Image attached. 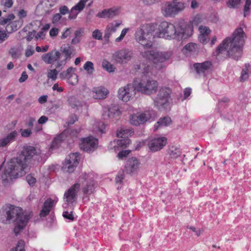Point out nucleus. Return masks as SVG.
<instances>
[{"instance_id": "59", "label": "nucleus", "mask_w": 251, "mask_h": 251, "mask_svg": "<svg viewBox=\"0 0 251 251\" xmlns=\"http://www.w3.org/2000/svg\"><path fill=\"white\" fill-rule=\"evenodd\" d=\"M61 15L59 13H56L53 15L52 19V22L53 24H55L58 22L61 18Z\"/></svg>"}, {"instance_id": "8", "label": "nucleus", "mask_w": 251, "mask_h": 251, "mask_svg": "<svg viewBox=\"0 0 251 251\" xmlns=\"http://www.w3.org/2000/svg\"><path fill=\"white\" fill-rule=\"evenodd\" d=\"M143 55L152 61L155 65L154 67L160 70L164 67L163 63L170 58L172 53L171 51L159 52L151 50L145 51Z\"/></svg>"}, {"instance_id": "14", "label": "nucleus", "mask_w": 251, "mask_h": 251, "mask_svg": "<svg viewBox=\"0 0 251 251\" xmlns=\"http://www.w3.org/2000/svg\"><path fill=\"white\" fill-rule=\"evenodd\" d=\"M167 139L165 137L154 138L148 144L149 149L151 152H155L162 149L167 144Z\"/></svg>"}, {"instance_id": "41", "label": "nucleus", "mask_w": 251, "mask_h": 251, "mask_svg": "<svg viewBox=\"0 0 251 251\" xmlns=\"http://www.w3.org/2000/svg\"><path fill=\"white\" fill-rule=\"evenodd\" d=\"M92 37L95 39L101 40H102V33L99 29H95L92 32Z\"/></svg>"}, {"instance_id": "33", "label": "nucleus", "mask_w": 251, "mask_h": 251, "mask_svg": "<svg viewBox=\"0 0 251 251\" xmlns=\"http://www.w3.org/2000/svg\"><path fill=\"white\" fill-rule=\"evenodd\" d=\"M102 67L107 71L109 73L113 72L115 71L114 66L109 62L105 59H104L102 62Z\"/></svg>"}, {"instance_id": "46", "label": "nucleus", "mask_w": 251, "mask_h": 251, "mask_svg": "<svg viewBox=\"0 0 251 251\" xmlns=\"http://www.w3.org/2000/svg\"><path fill=\"white\" fill-rule=\"evenodd\" d=\"M249 77L248 71V69H243L241 72V75L240 77L241 81H244L246 80Z\"/></svg>"}, {"instance_id": "16", "label": "nucleus", "mask_w": 251, "mask_h": 251, "mask_svg": "<svg viewBox=\"0 0 251 251\" xmlns=\"http://www.w3.org/2000/svg\"><path fill=\"white\" fill-rule=\"evenodd\" d=\"M59 51L61 54V58H63V59L58 60L57 62L56 68L64 66L67 63V61L71 59V55L73 53L72 49L68 45L62 46Z\"/></svg>"}, {"instance_id": "27", "label": "nucleus", "mask_w": 251, "mask_h": 251, "mask_svg": "<svg viewBox=\"0 0 251 251\" xmlns=\"http://www.w3.org/2000/svg\"><path fill=\"white\" fill-rule=\"evenodd\" d=\"M18 135V132L14 130L9 133L5 137L0 139V147H4L10 142L14 141Z\"/></svg>"}, {"instance_id": "45", "label": "nucleus", "mask_w": 251, "mask_h": 251, "mask_svg": "<svg viewBox=\"0 0 251 251\" xmlns=\"http://www.w3.org/2000/svg\"><path fill=\"white\" fill-rule=\"evenodd\" d=\"M176 9V12L177 13L179 11H181L185 7V4L184 3L180 2H173Z\"/></svg>"}, {"instance_id": "7", "label": "nucleus", "mask_w": 251, "mask_h": 251, "mask_svg": "<svg viewBox=\"0 0 251 251\" xmlns=\"http://www.w3.org/2000/svg\"><path fill=\"white\" fill-rule=\"evenodd\" d=\"M172 90L166 87L160 88L156 97L153 99V105L159 110L167 109L169 106Z\"/></svg>"}, {"instance_id": "50", "label": "nucleus", "mask_w": 251, "mask_h": 251, "mask_svg": "<svg viewBox=\"0 0 251 251\" xmlns=\"http://www.w3.org/2000/svg\"><path fill=\"white\" fill-rule=\"evenodd\" d=\"M125 177V174L123 172H119L115 178V181L117 183H121Z\"/></svg>"}, {"instance_id": "38", "label": "nucleus", "mask_w": 251, "mask_h": 251, "mask_svg": "<svg viewBox=\"0 0 251 251\" xmlns=\"http://www.w3.org/2000/svg\"><path fill=\"white\" fill-rule=\"evenodd\" d=\"M197 48V44L193 43H190L184 47V49L186 50L189 51V52H195L196 51Z\"/></svg>"}, {"instance_id": "17", "label": "nucleus", "mask_w": 251, "mask_h": 251, "mask_svg": "<svg viewBox=\"0 0 251 251\" xmlns=\"http://www.w3.org/2000/svg\"><path fill=\"white\" fill-rule=\"evenodd\" d=\"M119 106L111 104L103 109L102 117L104 120H108L119 116L120 114Z\"/></svg>"}, {"instance_id": "5", "label": "nucleus", "mask_w": 251, "mask_h": 251, "mask_svg": "<svg viewBox=\"0 0 251 251\" xmlns=\"http://www.w3.org/2000/svg\"><path fill=\"white\" fill-rule=\"evenodd\" d=\"M157 25L155 24H146L141 25L135 31L136 41L145 48L152 47V40L156 37L154 31Z\"/></svg>"}, {"instance_id": "28", "label": "nucleus", "mask_w": 251, "mask_h": 251, "mask_svg": "<svg viewBox=\"0 0 251 251\" xmlns=\"http://www.w3.org/2000/svg\"><path fill=\"white\" fill-rule=\"evenodd\" d=\"M171 123V119L168 116L160 118L154 126V130H156L160 127L168 126Z\"/></svg>"}, {"instance_id": "20", "label": "nucleus", "mask_w": 251, "mask_h": 251, "mask_svg": "<svg viewBox=\"0 0 251 251\" xmlns=\"http://www.w3.org/2000/svg\"><path fill=\"white\" fill-rule=\"evenodd\" d=\"M212 63L210 61H206L202 63H196L193 64V68L196 73L199 75H205V73L211 69Z\"/></svg>"}, {"instance_id": "26", "label": "nucleus", "mask_w": 251, "mask_h": 251, "mask_svg": "<svg viewBox=\"0 0 251 251\" xmlns=\"http://www.w3.org/2000/svg\"><path fill=\"white\" fill-rule=\"evenodd\" d=\"M93 92L94 94L93 97L100 100L105 99L109 93L108 90L103 87L94 88Z\"/></svg>"}, {"instance_id": "15", "label": "nucleus", "mask_w": 251, "mask_h": 251, "mask_svg": "<svg viewBox=\"0 0 251 251\" xmlns=\"http://www.w3.org/2000/svg\"><path fill=\"white\" fill-rule=\"evenodd\" d=\"M98 144V139L92 136H89L82 139L80 148L83 151L90 152L93 151L96 149Z\"/></svg>"}, {"instance_id": "3", "label": "nucleus", "mask_w": 251, "mask_h": 251, "mask_svg": "<svg viewBox=\"0 0 251 251\" xmlns=\"http://www.w3.org/2000/svg\"><path fill=\"white\" fill-rule=\"evenodd\" d=\"M81 188L85 195H90L95 190V180L93 175L84 173L79 176L77 181L68 189L64 193V199L68 205L72 204L77 199V194Z\"/></svg>"}, {"instance_id": "10", "label": "nucleus", "mask_w": 251, "mask_h": 251, "mask_svg": "<svg viewBox=\"0 0 251 251\" xmlns=\"http://www.w3.org/2000/svg\"><path fill=\"white\" fill-rule=\"evenodd\" d=\"M155 116V112L151 109L132 115L130 119V122L132 125L138 126L144 124L149 120L153 121Z\"/></svg>"}, {"instance_id": "53", "label": "nucleus", "mask_w": 251, "mask_h": 251, "mask_svg": "<svg viewBox=\"0 0 251 251\" xmlns=\"http://www.w3.org/2000/svg\"><path fill=\"white\" fill-rule=\"evenodd\" d=\"M130 152V151L129 150L121 151L118 153L117 156L119 159H122L124 157H126Z\"/></svg>"}, {"instance_id": "9", "label": "nucleus", "mask_w": 251, "mask_h": 251, "mask_svg": "<svg viewBox=\"0 0 251 251\" xmlns=\"http://www.w3.org/2000/svg\"><path fill=\"white\" fill-rule=\"evenodd\" d=\"M158 82L153 79L142 80L135 86L136 90L142 94L151 95L156 92L158 88Z\"/></svg>"}, {"instance_id": "18", "label": "nucleus", "mask_w": 251, "mask_h": 251, "mask_svg": "<svg viewBox=\"0 0 251 251\" xmlns=\"http://www.w3.org/2000/svg\"><path fill=\"white\" fill-rule=\"evenodd\" d=\"M75 68L70 67L66 71H64L60 74V77L62 79L68 78L69 84L75 85L78 82L77 75L74 72Z\"/></svg>"}, {"instance_id": "51", "label": "nucleus", "mask_w": 251, "mask_h": 251, "mask_svg": "<svg viewBox=\"0 0 251 251\" xmlns=\"http://www.w3.org/2000/svg\"><path fill=\"white\" fill-rule=\"evenodd\" d=\"M6 30L1 31L0 30V43H2L8 38V35L6 33Z\"/></svg>"}, {"instance_id": "37", "label": "nucleus", "mask_w": 251, "mask_h": 251, "mask_svg": "<svg viewBox=\"0 0 251 251\" xmlns=\"http://www.w3.org/2000/svg\"><path fill=\"white\" fill-rule=\"evenodd\" d=\"M241 0H228L227 2V6L230 8H235L240 3Z\"/></svg>"}, {"instance_id": "40", "label": "nucleus", "mask_w": 251, "mask_h": 251, "mask_svg": "<svg viewBox=\"0 0 251 251\" xmlns=\"http://www.w3.org/2000/svg\"><path fill=\"white\" fill-rule=\"evenodd\" d=\"M58 71L56 69L50 70L47 74V76L49 78L51 79L52 80H56Z\"/></svg>"}, {"instance_id": "35", "label": "nucleus", "mask_w": 251, "mask_h": 251, "mask_svg": "<svg viewBox=\"0 0 251 251\" xmlns=\"http://www.w3.org/2000/svg\"><path fill=\"white\" fill-rule=\"evenodd\" d=\"M130 142L131 141L128 138L119 139L117 141V144L121 148H126L128 145L130 144Z\"/></svg>"}, {"instance_id": "44", "label": "nucleus", "mask_w": 251, "mask_h": 251, "mask_svg": "<svg viewBox=\"0 0 251 251\" xmlns=\"http://www.w3.org/2000/svg\"><path fill=\"white\" fill-rule=\"evenodd\" d=\"M52 204L53 201L51 199H49L45 201L43 207L45 208V209H49L50 211V209L52 206Z\"/></svg>"}, {"instance_id": "34", "label": "nucleus", "mask_w": 251, "mask_h": 251, "mask_svg": "<svg viewBox=\"0 0 251 251\" xmlns=\"http://www.w3.org/2000/svg\"><path fill=\"white\" fill-rule=\"evenodd\" d=\"M25 243L24 240H19L16 247L10 250V251H25Z\"/></svg>"}, {"instance_id": "42", "label": "nucleus", "mask_w": 251, "mask_h": 251, "mask_svg": "<svg viewBox=\"0 0 251 251\" xmlns=\"http://www.w3.org/2000/svg\"><path fill=\"white\" fill-rule=\"evenodd\" d=\"M26 180L29 185L31 186H33L34 185L36 179L35 177H34L31 174H28L26 176Z\"/></svg>"}, {"instance_id": "57", "label": "nucleus", "mask_w": 251, "mask_h": 251, "mask_svg": "<svg viewBox=\"0 0 251 251\" xmlns=\"http://www.w3.org/2000/svg\"><path fill=\"white\" fill-rule=\"evenodd\" d=\"M27 78H28V75L26 74V73L25 71H24L22 73V74L21 75V76L19 79V81L20 83H23V82L25 81V80L27 79Z\"/></svg>"}, {"instance_id": "6", "label": "nucleus", "mask_w": 251, "mask_h": 251, "mask_svg": "<svg viewBox=\"0 0 251 251\" xmlns=\"http://www.w3.org/2000/svg\"><path fill=\"white\" fill-rule=\"evenodd\" d=\"M21 208L16 207L10 204H6L0 210V216L1 222L4 224H10L11 221L16 222L25 217Z\"/></svg>"}, {"instance_id": "56", "label": "nucleus", "mask_w": 251, "mask_h": 251, "mask_svg": "<svg viewBox=\"0 0 251 251\" xmlns=\"http://www.w3.org/2000/svg\"><path fill=\"white\" fill-rule=\"evenodd\" d=\"M76 10L73 9V8H72V9L71 10V12L70 13V15L69 16V19H75L76 18V17L78 14V12H76Z\"/></svg>"}, {"instance_id": "24", "label": "nucleus", "mask_w": 251, "mask_h": 251, "mask_svg": "<svg viewBox=\"0 0 251 251\" xmlns=\"http://www.w3.org/2000/svg\"><path fill=\"white\" fill-rule=\"evenodd\" d=\"M121 24L122 22L120 21H114L107 25L104 31V38L107 42H109V38L111 34L116 31L117 28L119 27Z\"/></svg>"}, {"instance_id": "19", "label": "nucleus", "mask_w": 251, "mask_h": 251, "mask_svg": "<svg viewBox=\"0 0 251 251\" xmlns=\"http://www.w3.org/2000/svg\"><path fill=\"white\" fill-rule=\"evenodd\" d=\"M140 164V162L136 157L130 158L128 159L125 164V172L128 174L136 173L139 169Z\"/></svg>"}, {"instance_id": "21", "label": "nucleus", "mask_w": 251, "mask_h": 251, "mask_svg": "<svg viewBox=\"0 0 251 251\" xmlns=\"http://www.w3.org/2000/svg\"><path fill=\"white\" fill-rule=\"evenodd\" d=\"M61 54L59 51L52 50L42 55V59L47 64H52L60 60Z\"/></svg>"}, {"instance_id": "25", "label": "nucleus", "mask_w": 251, "mask_h": 251, "mask_svg": "<svg viewBox=\"0 0 251 251\" xmlns=\"http://www.w3.org/2000/svg\"><path fill=\"white\" fill-rule=\"evenodd\" d=\"M176 9L173 2H167L162 7V11L164 15L168 16L176 14Z\"/></svg>"}, {"instance_id": "29", "label": "nucleus", "mask_w": 251, "mask_h": 251, "mask_svg": "<svg viewBox=\"0 0 251 251\" xmlns=\"http://www.w3.org/2000/svg\"><path fill=\"white\" fill-rule=\"evenodd\" d=\"M65 139L64 133H62L54 138L50 146V149L58 148L63 140Z\"/></svg>"}, {"instance_id": "13", "label": "nucleus", "mask_w": 251, "mask_h": 251, "mask_svg": "<svg viewBox=\"0 0 251 251\" xmlns=\"http://www.w3.org/2000/svg\"><path fill=\"white\" fill-rule=\"evenodd\" d=\"M135 89L131 84H127L119 89L118 97L123 101L127 102L134 96Z\"/></svg>"}, {"instance_id": "64", "label": "nucleus", "mask_w": 251, "mask_h": 251, "mask_svg": "<svg viewBox=\"0 0 251 251\" xmlns=\"http://www.w3.org/2000/svg\"><path fill=\"white\" fill-rule=\"evenodd\" d=\"M48 96L46 95H43L40 97L38 99V101L40 103H44L47 101Z\"/></svg>"}, {"instance_id": "54", "label": "nucleus", "mask_w": 251, "mask_h": 251, "mask_svg": "<svg viewBox=\"0 0 251 251\" xmlns=\"http://www.w3.org/2000/svg\"><path fill=\"white\" fill-rule=\"evenodd\" d=\"M2 2L3 5L7 8L11 7L13 4V0H3Z\"/></svg>"}, {"instance_id": "23", "label": "nucleus", "mask_w": 251, "mask_h": 251, "mask_svg": "<svg viewBox=\"0 0 251 251\" xmlns=\"http://www.w3.org/2000/svg\"><path fill=\"white\" fill-rule=\"evenodd\" d=\"M31 218V214H25V217L16 221V226H15L13 232L16 236H17L26 226L29 220Z\"/></svg>"}, {"instance_id": "11", "label": "nucleus", "mask_w": 251, "mask_h": 251, "mask_svg": "<svg viewBox=\"0 0 251 251\" xmlns=\"http://www.w3.org/2000/svg\"><path fill=\"white\" fill-rule=\"evenodd\" d=\"M133 56V52L129 49H122L116 51L112 56V59L120 64L127 63Z\"/></svg>"}, {"instance_id": "39", "label": "nucleus", "mask_w": 251, "mask_h": 251, "mask_svg": "<svg viewBox=\"0 0 251 251\" xmlns=\"http://www.w3.org/2000/svg\"><path fill=\"white\" fill-rule=\"evenodd\" d=\"M251 6V0H246L245 5L244 8V16L248 15L250 14Z\"/></svg>"}, {"instance_id": "30", "label": "nucleus", "mask_w": 251, "mask_h": 251, "mask_svg": "<svg viewBox=\"0 0 251 251\" xmlns=\"http://www.w3.org/2000/svg\"><path fill=\"white\" fill-rule=\"evenodd\" d=\"M17 21L9 22L5 27V30L8 33H11L18 29Z\"/></svg>"}, {"instance_id": "62", "label": "nucleus", "mask_w": 251, "mask_h": 251, "mask_svg": "<svg viewBox=\"0 0 251 251\" xmlns=\"http://www.w3.org/2000/svg\"><path fill=\"white\" fill-rule=\"evenodd\" d=\"M59 30L57 28H52L50 31V35L51 37L56 36L58 33Z\"/></svg>"}, {"instance_id": "61", "label": "nucleus", "mask_w": 251, "mask_h": 251, "mask_svg": "<svg viewBox=\"0 0 251 251\" xmlns=\"http://www.w3.org/2000/svg\"><path fill=\"white\" fill-rule=\"evenodd\" d=\"M207 36L208 35L201 34L199 37L200 42L203 44H206L207 43Z\"/></svg>"}, {"instance_id": "49", "label": "nucleus", "mask_w": 251, "mask_h": 251, "mask_svg": "<svg viewBox=\"0 0 251 251\" xmlns=\"http://www.w3.org/2000/svg\"><path fill=\"white\" fill-rule=\"evenodd\" d=\"M201 21V17L200 16H196L194 18L192 22H189L188 24L183 23L182 25H189L191 24L193 27V25H198Z\"/></svg>"}, {"instance_id": "55", "label": "nucleus", "mask_w": 251, "mask_h": 251, "mask_svg": "<svg viewBox=\"0 0 251 251\" xmlns=\"http://www.w3.org/2000/svg\"><path fill=\"white\" fill-rule=\"evenodd\" d=\"M78 120V117L75 114H72L70 117V120L68 122L69 125L74 124L76 121Z\"/></svg>"}, {"instance_id": "63", "label": "nucleus", "mask_w": 251, "mask_h": 251, "mask_svg": "<svg viewBox=\"0 0 251 251\" xmlns=\"http://www.w3.org/2000/svg\"><path fill=\"white\" fill-rule=\"evenodd\" d=\"M50 212V211L49 209H45V208L43 207L41 210L40 215L41 217H45L49 214Z\"/></svg>"}, {"instance_id": "43", "label": "nucleus", "mask_w": 251, "mask_h": 251, "mask_svg": "<svg viewBox=\"0 0 251 251\" xmlns=\"http://www.w3.org/2000/svg\"><path fill=\"white\" fill-rule=\"evenodd\" d=\"M199 30L201 33V34L208 35V34L210 33V30L209 28L205 26H200L199 27Z\"/></svg>"}, {"instance_id": "4", "label": "nucleus", "mask_w": 251, "mask_h": 251, "mask_svg": "<svg viewBox=\"0 0 251 251\" xmlns=\"http://www.w3.org/2000/svg\"><path fill=\"white\" fill-rule=\"evenodd\" d=\"M192 34L193 27L191 24H181L176 29L173 24L166 21L160 23L158 30L155 32L156 37L168 39H176L177 40L187 39Z\"/></svg>"}, {"instance_id": "60", "label": "nucleus", "mask_w": 251, "mask_h": 251, "mask_svg": "<svg viewBox=\"0 0 251 251\" xmlns=\"http://www.w3.org/2000/svg\"><path fill=\"white\" fill-rule=\"evenodd\" d=\"M48 121V118L46 116H41L38 120V123L39 124H45Z\"/></svg>"}, {"instance_id": "36", "label": "nucleus", "mask_w": 251, "mask_h": 251, "mask_svg": "<svg viewBox=\"0 0 251 251\" xmlns=\"http://www.w3.org/2000/svg\"><path fill=\"white\" fill-rule=\"evenodd\" d=\"M89 0H80L79 2L73 7V9L80 11L84 8L85 3Z\"/></svg>"}, {"instance_id": "32", "label": "nucleus", "mask_w": 251, "mask_h": 251, "mask_svg": "<svg viewBox=\"0 0 251 251\" xmlns=\"http://www.w3.org/2000/svg\"><path fill=\"white\" fill-rule=\"evenodd\" d=\"M83 69L87 72L89 75L92 74L95 71L94 64L91 61H88L86 62L83 66Z\"/></svg>"}, {"instance_id": "47", "label": "nucleus", "mask_w": 251, "mask_h": 251, "mask_svg": "<svg viewBox=\"0 0 251 251\" xmlns=\"http://www.w3.org/2000/svg\"><path fill=\"white\" fill-rule=\"evenodd\" d=\"M20 132L21 133V136L23 137H28L32 134V132L30 129H21Z\"/></svg>"}, {"instance_id": "52", "label": "nucleus", "mask_w": 251, "mask_h": 251, "mask_svg": "<svg viewBox=\"0 0 251 251\" xmlns=\"http://www.w3.org/2000/svg\"><path fill=\"white\" fill-rule=\"evenodd\" d=\"M63 216L64 218L71 221H73L74 219L72 212L69 213L68 211H65L63 213Z\"/></svg>"}, {"instance_id": "22", "label": "nucleus", "mask_w": 251, "mask_h": 251, "mask_svg": "<svg viewBox=\"0 0 251 251\" xmlns=\"http://www.w3.org/2000/svg\"><path fill=\"white\" fill-rule=\"evenodd\" d=\"M119 8L117 7L105 9L99 12L97 14V17L100 18L112 19L119 14Z\"/></svg>"}, {"instance_id": "58", "label": "nucleus", "mask_w": 251, "mask_h": 251, "mask_svg": "<svg viewBox=\"0 0 251 251\" xmlns=\"http://www.w3.org/2000/svg\"><path fill=\"white\" fill-rule=\"evenodd\" d=\"M59 12L61 14L64 15L69 12V9L65 5L62 6L59 8Z\"/></svg>"}, {"instance_id": "12", "label": "nucleus", "mask_w": 251, "mask_h": 251, "mask_svg": "<svg viewBox=\"0 0 251 251\" xmlns=\"http://www.w3.org/2000/svg\"><path fill=\"white\" fill-rule=\"evenodd\" d=\"M79 160V153L75 152L71 153L66 158L63 164V168L66 171L71 173L74 171L75 169L77 166Z\"/></svg>"}, {"instance_id": "31", "label": "nucleus", "mask_w": 251, "mask_h": 251, "mask_svg": "<svg viewBox=\"0 0 251 251\" xmlns=\"http://www.w3.org/2000/svg\"><path fill=\"white\" fill-rule=\"evenodd\" d=\"M181 151L178 148L172 147L169 150L170 157L173 159H176L181 154Z\"/></svg>"}, {"instance_id": "1", "label": "nucleus", "mask_w": 251, "mask_h": 251, "mask_svg": "<svg viewBox=\"0 0 251 251\" xmlns=\"http://www.w3.org/2000/svg\"><path fill=\"white\" fill-rule=\"evenodd\" d=\"M39 150L31 146H24L18 156L11 159L3 171L2 167L0 166V178L3 185L7 186L12 179L24 176L31 160L39 159Z\"/></svg>"}, {"instance_id": "48", "label": "nucleus", "mask_w": 251, "mask_h": 251, "mask_svg": "<svg viewBox=\"0 0 251 251\" xmlns=\"http://www.w3.org/2000/svg\"><path fill=\"white\" fill-rule=\"evenodd\" d=\"M18 52V50L17 49L14 47H12L10 49L9 53L13 58L17 59L19 57Z\"/></svg>"}, {"instance_id": "2", "label": "nucleus", "mask_w": 251, "mask_h": 251, "mask_svg": "<svg viewBox=\"0 0 251 251\" xmlns=\"http://www.w3.org/2000/svg\"><path fill=\"white\" fill-rule=\"evenodd\" d=\"M245 37L246 35L243 28L238 27L233 32L231 37L226 38L218 46L215 55H218L223 51L226 50L230 58L235 60H238L243 54Z\"/></svg>"}]
</instances>
